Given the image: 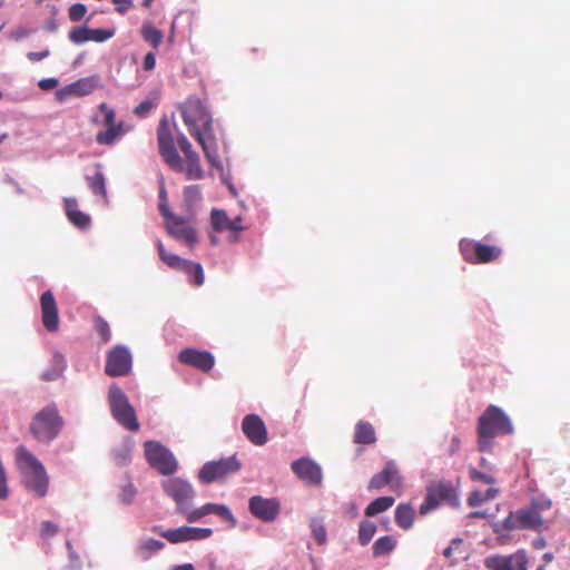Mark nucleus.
Here are the masks:
<instances>
[{
    "label": "nucleus",
    "instance_id": "nucleus-25",
    "mask_svg": "<svg viewBox=\"0 0 570 570\" xmlns=\"http://www.w3.org/2000/svg\"><path fill=\"white\" fill-rule=\"evenodd\" d=\"M374 426L367 421H358L354 428L353 441L356 444L373 445L376 443Z\"/></svg>",
    "mask_w": 570,
    "mask_h": 570
},
{
    "label": "nucleus",
    "instance_id": "nucleus-1",
    "mask_svg": "<svg viewBox=\"0 0 570 570\" xmlns=\"http://www.w3.org/2000/svg\"><path fill=\"white\" fill-rule=\"evenodd\" d=\"M183 120L189 134L198 141L208 163L218 168L217 139L214 135L213 119L204 102L197 97H189L179 106Z\"/></svg>",
    "mask_w": 570,
    "mask_h": 570
},
{
    "label": "nucleus",
    "instance_id": "nucleus-55",
    "mask_svg": "<svg viewBox=\"0 0 570 570\" xmlns=\"http://www.w3.org/2000/svg\"><path fill=\"white\" fill-rule=\"evenodd\" d=\"M58 83V79L56 78H45L38 82V86L40 89L48 91L56 88Z\"/></svg>",
    "mask_w": 570,
    "mask_h": 570
},
{
    "label": "nucleus",
    "instance_id": "nucleus-48",
    "mask_svg": "<svg viewBox=\"0 0 570 570\" xmlns=\"http://www.w3.org/2000/svg\"><path fill=\"white\" fill-rule=\"evenodd\" d=\"M87 12V8L83 3H75L69 8V18L71 21H80Z\"/></svg>",
    "mask_w": 570,
    "mask_h": 570
},
{
    "label": "nucleus",
    "instance_id": "nucleus-15",
    "mask_svg": "<svg viewBox=\"0 0 570 570\" xmlns=\"http://www.w3.org/2000/svg\"><path fill=\"white\" fill-rule=\"evenodd\" d=\"M249 512L263 522H273L279 514L281 502L276 498L254 495L248 501Z\"/></svg>",
    "mask_w": 570,
    "mask_h": 570
},
{
    "label": "nucleus",
    "instance_id": "nucleus-21",
    "mask_svg": "<svg viewBox=\"0 0 570 570\" xmlns=\"http://www.w3.org/2000/svg\"><path fill=\"white\" fill-rule=\"evenodd\" d=\"M178 361L205 373L209 372L215 364V358L212 353L196 348H185L180 351Z\"/></svg>",
    "mask_w": 570,
    "mask_h": 570
},
{
    "label": "nucleus",
    "instance_id": "nucleus-53",
    "mask_svg": "<svg viewBox=\"0 0 570 570\" xmlns=\"http://www.w3.org/2000/svg\"><path fill=\"white\" fill-rule=\"evenodd\" d=\"M151 108H153V104L149 100H145V101H141L134 109V114L138 117H144L150 111Z\"/></svg>",
    "mask_w": 570,
    "mask_h": 570
},
{
    "label": "nucleus",
    "instance_id": "nucleus-20",
    "mask_svg": "<svg viewBox=\"0 0 570 570\" xmlns=\"http://www.w3.org/2000/svg\"><path fill=\"white\" fill-rule=\"evenodd\" d=\"M99 86L97 76L86 77L56 91L59 101H63L70 97H82L91 94Z\"/></svg>",
    "mask_w": 570,
    "mask_h": 570
},
{
    "label": "nucleus",
    "instance_id": "nucleus-38",
    "mask_svg": "<svg viewBox=\"0 0 570 570\" xmlns=\"http://www.w3.org/2000/svg\"><path fill=\"white\" fill-rule=\"evenodd\" d=\"M181 272L186 273L193 279L196 286L204 284V271L199 263L187 261Z\"/></svg>",
    "mask_w": 570,
    "mask_h": 570
},
{
    "label": "nucleus",
    "instance_id": "nucleus-2",
    "mask_svg": "<svg viewBox=\"0 0 570 570\" xmlns=\"http://www.w3.org/2000/svg\"><path fill=\"white\" fill-rule=\"evenodd\" d=\"M513 433V424L509 416L497 405H489L478 419L476 448L479 452L491 453L494 439L499 435Z\"/></svg>",
    "mask_w": 570,
    "mask_h": 570
},
{
    "label": "nucleus",
    "instance_id": "nucleus-18",
    "mask_svg": "<svg viewBox=\"0 0 570 570\" xmlns=\"http://www.w3.org/2000/svg\"><path fill=\"white\" fill-rule=\"evenodd\" d=\"M528 559L523 551L509 556H491L484 561L489 570H527Z\"/></svg>",
    "mask_w": 570,
    "mask_h": 570
},
{
    "label": "nucleus",
    "instance_id": "nucleus-19",
    "mask_svg": "<svg viewBox=\"0 0 570 570\" xmlns=\"http://www.w3.org/2000/svg\"><path fill=\"white\" fill-rule=\"evenodd\" d=\"M242 431L254 445L262 446L268 440L265 423L257 414H247L244 416Z\"/></svg>",
    "mask_w": 570,
    "mask_h": 570
},
{
    "label": "nucleus",
    "instance_id": "nucleus-27",
    "mask_svg": "<svg viewBox=\"0 0 570 570\" xmlns=\"http://www.w3.org/2000/svg\"><path fill=\"white\" fill-rule=\"evenodd\" d=\"M394 520L401 529L410 530L415 521L414 508L410 503H400L395 509Z\"/></svg>",
    "mask_w": 570,
    "mask_h": 570
},
{
    "label": "nucleus",
    "instance_id": "nucleus-52",
    "mask_svg": "<svg viewBox=\"0 0 570 570\" xmlns=\"http://www.w3.org/2000/svg\"><path fill=\"white\" fill-rule=\"evenodd\" d=\"M111 1L115 4L116 11L120 14H124L134 6L131 0H111Z\"/></svg>",
    "mask_w": 570,
    "mask_h": 570
},
{
    "label": "nucleus",
    "instance_id": "nucleus-47",
    "mask_svg": "<svg viewBox=\"0 0 570 570\" xmlns=\"http://www.w3.org/2000/svg\"><path fill=\"white\" fill-rule=\"evenodd\" d=\"M212 534H213V530L210 528L189 527V541L204 540V539L209 538Z\"/></svg>",
    "mask_w": 570,
    "mask_h": 570
},
{
    "label": "nucleus",
    "instance_id": "nucleus-39",
    "mask_svg": "<svg viewBox=\"0 0 570 570\" xmlns=\"http://www.w3.org/2000/svg\"><path fill=\"white\" fill-rule=\"evenodd\" d=\"M215 503H206L203 507L195 509V510H187V513L184 515L186 517L188 522H196L200 520L203 517L214 513Z\"/></svg>",
    "mask_w": 570,
    "mask_h": 570
},
{
    "label": "nucleus",
    "instance_id": "nucleus-22",
    "mask_svg": "<svg viewBox=\"0 0 570 570\" xmlns=\"http://www.w3.org/2000/svg\"><path fill=\"white\" fill-rule=\"evenodd\" d=\"M42 324L49 332H56L59 327L58 306L52 292L47 291L40 297Z\"/></svg>",
    "mask_w": 570,
    "mask_h": 570
},
{
    "label": "nucleus",
    "instance_id": "nucleus-14",
    "mask_svg": "<svg viewBox=\"0 0 570 570\" xmlns=\"http://www.w3.org/2000/svg\"><path fill=\"white\" fill-rule=\"evenodd\" d=\"M166 228L173 237L188 245H194L197 242V233L194 227V214H189L186 217L173 215L166 219Z\"/></svg>",
    "mask_w": 570,
    "mask_h": 570
},
{
    "label": "nucleus",
    "instance_id": "nucleus-5",
    "mask_svg": "<svg viewBox=\"0 0 570 570\" xmlns=\"http://www.w3.org/2000/svg\"><path fill=\"white\" fill-rule=\"evenodd\" d=\"M63 420L56 406H47L39 411L30 423V432L36 440L49 443L60 433Z\"/></svg>",
    "mask_w": 570,
    "mask_h": 570
},
{
    "label": "nucleus",
    "instance_id": "nucleus-58",
    "mask_svg": "<svg viewBox=\"0 0 570 570\" xmlns=\"http://www.w3.org/2000/svg\"><path fill=\"white\" fill-rule=\"evenodd\" d=\"M155 66H156L155 55L153 52L146 53V56L144 57V63H142L144 70L151 71L155 68Z\"/></svg>",
    "mask_w": 570,
    "mask_h": 570
},
{
    "label": "nucleus",
    "instance_id": "nucleus-16",
    "mask_svg": "<svg viewBox=\"0 0 570 570\" xmlns=\"http://www.w3.org/2000/svg\"><path fill=\"white\" fill-rule=\"evenodd\" d=\"M386 485L394 491L403 488V478L394 461H387L383 470L371 478L368 482V490H381Z\"/></svg>",
    "mask_w": 570,
    "mask_h": 570
},
{
    "label": "nucleus",
    "instance_id": "nucleus-44",
    "mask_svg": "<svg viewBox=\"0 0 570 570\" xmlns=\"http://www.w3.org/2000/svg\"><path fill=\"white\" fill-rule=\"evenodd\" d=\"M115 35V30H108V29H90L89 32V41L95 42H104L110 38H112Z\"/></svg>",
    "mask_w": 570,
    "mask_h": 570
},
{
    "label": "nucleus",
    "instance_id": "nucleus-24",
    "mask_svg": "<svg viewBox=\"0 0 570 570\" xmlns=\"http://www.w3.org/2000/svg\"><path fill=\"white\" fill-rule=\"evenodd\" d=\"M175 173H184L185 178L187 180H200L205 177V171L200 164V157H194L187 160H184L180 157V166L178 168H170Z\"/></svg>",
    "mask_w": 570,
    "mask_h": 570
},
{
    "label": "nucleus",
    "instance_id": "nucleus-30",
    "mask_svg": "<svg viewBox=\"0 0 570 570\" xmlns=\"http://www.w3.org/2000/svg\"><path fill=\"white\" fill-rule=\"evenodd\" d=\"M202 190L198 185L186 186L183 190V204L188 214L193 213V207L200 202Z\"/></svg>",
    "mask_w": 570,
    "mask_h": 570
},
{
    "label": "nucleus",
    "instance_id": "nucleus-49",
    "mask_svg": "<svg viewBox=\"0 0 570 570\" xmlns=\"http://www.w3.org/2000/svg\"><path fill=\"white\" fill-rule=\"evenodd\" d=\"M59 528L51 521H43L40 527V535L45 539L51 538L57 534Z\"/></svg>",
    "mask_w": 570,
    "mask_h": 570
},
{
    "label": "nucleus",
    "instance_id": "nucleus-43",
    "mask_svg": "<svg viewBox=\"0 0 570 570\" xmlns=\"http://www.w3.org/2000/svg\"><path fill=\"white\" fill-rule=\"evenodd\" d=\"M89 32L90 29L87 27H75L69 32V39L75 43H82L89 41Z\"/></svg>",
    "mask_w": 570,
    "mask_h": 570
},
{
    "label": "nucleus",
    "instance_id": "nucleus-34",
    "mask_svg": "<svg viewBox=\"0 0 570 570\" xmlns=\"http://www.w3.org/2000/svg\"><path fill=\"white\" fill-rule=\"evenodd\" d=\"M377 528L376 524L368 520H363L358 527V542L361 546H367L373 539Z\"/></svg>",
    "mask_w": 570,
    "mask_h": 570
},
{
    "label": "nucleus",
    "instance_id": "nucleus-46",
    "mask_svg": "<svg viewBox=\"0 0 570 570\" xmlns=\"http://www.w3.org/2000/svg\"><path fill=\"white\" fill-rule=\"evenodd\" d=\"M469 476L472 481L482 482L485 484H493L495 482V480L492 475L480 472L474 468H471L469 470Z\"/></svg>",
    "mask_w": 570,
    "mask_h": 570
},
{
    "label": "nucleus",
    "instance_id": "nucleus-37",
    "mask_svg": "<svg viewBox=\"0 0 570 570\" xmlns=\"http://www.w3.org/2000/svg\"><path fill=\"white\" fill-rule=\"evenodd\" d=\"M142 38L149 42L154 49H157L163 41L164 35L160 30L156 29L153 24L146 23L141 28Z\"/></svg>",
    "mask_w": 570,
    "mask_h": 570
},
{
    "label": "nucleus",
    "instance_id": "nucleus-17",
    "mask_svg": "<svg viewBox=\"0 0 570 570\" xmlns=\"http://www.w3.org/2000/svg\"><path fill=\"white\" fill-rule=\"evenodd\" d=\"M543 520L537 509H521L504 520L505 529H531L540 530L542 528Z\"/></svg>",
    "mask_w": 570,
    "mask_h": 570
},
{
    "label": "nucleus",
    "instance_id": "nucleus-62",
    "mask_svg": "<svg viewBox=\"0 0 570 570\" xmlns=\"http://www.w3.org/2000/svg\"><path fill=\"white\" fill-rule=\"evenodd\" d=\"M498 493L499 490L497 488H489L483 492L484 502L494 499L498 495Z\"/></svg>",
    "mask_w": 570,
    "mask_h": 570
},
{
    "label": "nucleus",
    "instance_id": "nucleus-29",
    "mask_svg": "<svg viewBox=\"0 0 570 570\" xmlns=\"http://www.w3.org/2000/svg\"><path fill=\"white\" fill-rule=\"evenodd\" d=\"M157 249H158V254H159L160 259L166 265H168L170 268H174V269H177V271L181 272L183 267L186 265L187 259H185V258H183V257H180L178 255H175L173 253L167 252L165 249L164 244L161 243V240L157 242Z\"/></svg>",
    "mask_w": 570,
    "mask_h": 570
},
{
    "label": "nucleus",
    "instance_id": "nucleus-31",
    "mask_svg": "<svg viewBox=\"0 0 570 570\" xmlns=\"http://www.w3.org/2000/svg\"><path fill=\"white\" fill-rule=\"evenodd\" d=\"M97 171L92 176H87L88 186L95 195L107 198L106 180L104 174L100 171V166L96 165Z\"/></svg>",
    "mask_w": 570,
    "mask_h": 570
},
{
    "label": "nucleus",
    "instance_id": "nucleus-26",
    "mask_svg": "<svg viewBox=\"0 0 570 570\" xmlns=\"http://www.w3.org/2000/svg\"><path fill=\"white\" fill-rule=\"evenodd\" d=\"M65 209L69 220L79 228H86L90 224V217L78 209L75 198H65Z\"/></svg>",
    "mask_w": 570,
    "mask_h": 570
},
{
    "label": "nucleus",
    "instance_id": "nucleus-28",
    "mask_svg": "<svg viewBox=\"0 0 570 570\" xmlns=\"http://www.w3.org/2000/svg\"><path fill=\"white\" fill-rule=\"evenodd\" d=\"M164 542L155 539H148L140 542L136 548L137 556L142 560L147 561L151 558L155 552L164 549Z\"/></svg>",
    "mask_w": 570,
    "mask_h": 570
},
{
    "label": "nucleus",
    "instance_id": "nucleus-63",
    "mask_svg": "<svg viewBox=\"0 0 570 570\" xmlns=\"http://www.w3.org/2000/svg\"><path fill=\"white\" fill-rule=\"evenodd\" d=\"M58 28V23L56 21L55 18H51L50 20H48L47 24H46V29L50 32H55Z\"/></svg>",
    "mask_w": 570,
    "mask_h": 570
},
{
    "label": "nucleus",
    "instance_id": "nucleus-57",
    "mask_svg": "<svg viewBox=\"0 0 570 570\" xmlns=\"http://www.w3.org/2000/svg\"><path fill=\"white\" fill-rule=\"evenodd\" d=\"M49 55H50L49 49H45L39 52L30 51L27 53V58L32 62H37V61H40V60L49 57Z\"/></svg>",
    "mask_w": 570,
    "mask_h": 570
},
{
    "label": "nucleus",
    "instance_id": "nucleus-36",
    "mask_svg": "<svg viewBox=\"0 0 570 570\" xmlns=\"http://www.w3.org/2000/svg\"><path fill=\"white\" fill-rule=\"evenodd\" d=\"M160 535L170 543L189 541V527H180L160 532Z\"/></svg>",
    "mask_w": 570,
    "mask_h": 570
},
{
    "label": "nucleus",
    "instance_id": "nucleus-41",
    "mask_svg": "<svg viewBox=\"0 0 570 570\" xmlns=\"http://www.w3.org/2000/svg\"><path fill=\"white\" fill-rule=\"evenodd\" d=\"M177 144L184 154V160L199 156L198 153L194 150L190 141L184 134L177 136Z\"/></svg>",
    "mask_w": 570,
    "mask_h": 570
},
{
    "label": "nucleus",
    "instance_id": "nucleus-40",
    "mask_svg": "<svg viewBox=\"0 0 570 570\" xmlns=\"http://www.w3.org/2000/svg\"><path fill=\"white\" fill-rule=\"evenodd\" d=\"M95 331L100 335L101 341L107 343L111 338V332L108 322L101 316H96L94 320Z\"/></svg>",
    "mask_w": 570,
    "mask_h": 570
},
{
    "label": "nucleus",
    "instance_id": "nucleus-56",
    "mask_svg": "<svg viewBox=\"0 0 570 570\" xmlns=\"http://www.w3.org/2000/svg\"><path fill=\"white\" fill-rule=\"evenodd\" d=\"M460 448H461V439H460V436L453 435L450 439V443H449V449H448L449 455L452 456L455 453H458Z\"/></svg>",
    "mask_w": 570,
    "mask_h": 570
},
{
    "label": "nucleus",
    "instance_id": "nucleus-45",
    "mask_svg": "<svg viewBox=\"0 0 570 570\" xmlns=\"http://www.w3.org/2000/svg\"><path fill=\"white\" fill-rule=\"evenodd\" d=\"M214 513L220 517L223 520L227 521L230 527L236 525V520L230 510L226 505L215 503Z\"/></svg>",
    "mask_w": 570,
    "mask_h": 570
},
{
    "label": "nucleus",
    "instance_id": "nucleus-54",
    "mask_svg": "<svg viewBox=\"0 0 570 570\" xmlns=\"http://www.w3.org/2000/svg\"><path fill=\"white\" fill-rule=\"evenodd\" d=\"M30 31L26 27H18L13 31L10 32L9 38L19 41L29 36Z\"/></svg>",
    "mask_w": 570,
    "mask_h": 570
},
{
    "label": "nucleus",
    "instance_id": "nucleus-23",
    "mask_svg": "<svg viewBox=\"0 0 570 570\" xmlns=\"http://www.w3.org/2000/svg\"><path fill=\"white\" fill-rule=\"evenodd\" d=\"M292 470L304 482L318 485L322 482L321 468L308 459H298L292 463Z\"/></svg>",
    "mask_w": 570,
    "mask_h": 570
},
{
    "label": "nucleus",
    "instance_id": "nucleus-7",
    "mask_svg": "<svg viewBox=\"0 0 570 570\" xmlns=\"http://www.w3.org/2000/svg\"><path fill=\"white\" fill-rule=\"evenodd\" d=\"M145 455L149 465L163 475H171L178 469L174 454L157 441L144 443Z\"/></svg>",
    "mask_w": 570,
    "mask_h": 570
},
{
    "label": "nucleus",
    "instance_id": "nucleus-13",
    "mask_svg": "<svg viewBox=\"0 0 570 570\" xmlns=\"http://www.w3.org/2000/svg\"><path fill=\"white\" fill-rule=\"evenodd\" d=\"M99 110L105 116L104 124L106 126V130H101L96 135V141L99 145H112L117 138L127 132V129L122 121L116 122V112L114 109L108 107L107 104H100Z\"/></svg>",
    "mask_w": 570,
    "mask_h": 570
},
{
    "label": "nucleus",
    "instance_id": "nucleus-12",
    "mask_svg": "<svg viewBox=\"0 0 570 570\" xmlns=\"http://www.w3.org/2000/svg\"><path fill=\"white\" fill-rule=\"evenodd\" d=\"M132 356L124 345L112 347L106 356L105 373L110 377L126 376L130 373Z\"/></svg>",
    "mask_w": 570,
    "mask_h": 570
},
{
    "label": "nucleus",
    "instance_id": "nucleus-42",
    "mask_svg": "<svg viewBox=\"0 0 570 570\" xmlns=\"http://www.w3.org/2000/svg\"><path fill=\"white\" fill-rule=\"evenodd\" d=\"M311 530L318 544H324L326 542V529L321 520L313 519L311 522Z\"/></svg>",
    "mask_w": 570,
    "mask_h": 570
},
{
    "label": "nucleus",
    "instance_id": "nucleus-50",
    "mask_svg": "<svg viewBox=\"0 0 570 570\" xmlns=\"http://www.w3.org/2000/svg\"><path fill=\"white\" fill-rule=\"evenodd\" d=\"M159 212L160 214L163 215L164 218H169L171 217L174 214L170 212L168 205H167V194H166V190L164 188V186L161 187L160 189V193H159Z\"/></svg>",
    "mask_w": 570,
    "mask_h": 570
},
{
    "label": "nucleus",
    "instance_id": "nucleus-9",
    "mask_svg": "<svg viewBox=\"0 0 570 570\" xmlns=\"http://www.w3.org/2000/svg\"><path fill=\"white\" fill-rule=\"evenodd\" d=\"M460 250L463 258L471 264H487L497 261L502 253V249L498 246L485 245L471 239H462Z\"/></svg>",
    "mask_w": 570,
    "mask_h": 570
},
{
    "label": "nucleus",
    "instance_id": "nucleus-51",
    "mask_svg": "<svg viewBox=\"0 0 570 570\" xmlns=\"http://www.w3.org/2000/svg\"><path fill=\"white\" fill-rule=\"evenodd\" d=\"M484 502L483 492L480 490H474L470 493L468 498V504L470 507H478Z\"/></svg>",
    "mask_w": 570,
    "mask_h": 570
},
{
    "label": "nucleus",
    "instance_id": "nucleus-35",
    "mask_svg": "<svg viewBox=\"0 0 570 570\" xmlns=\"http://www.w3.org/2000/svg\"><path fill=\"white\" fill-rule=\"evenodd\" d=\"M210 223L214 230L222 233L228 230L230 218L225 210L214 208L210 213Z\"/></svg>",
    "mask_w": 570,
    "mask_h": 570
},
{
    "label": "nucleus",
    "instance_id": "nucleus-64",
    "mask_svg": "<svg viewBox=\"0 0 570 570\" xmlns=\"http://www.w3.org/2000/svg\"><path fill=\"white\" fill-rule=\"evenodd\" d=\"M171 570H194V566L191 563H185L180 566H175Z\"/></svg>",
    "mask_w": 570,
    "mask_h": 570
},
{
    "label": "nucleus",
    "instance_id": "nucleus-33",
    "mask_svg": "<svg viewBox=\"0 0 570 570\" xmlns=\"http://www.w3.org/2000/svg\"><path fill=\"white\" fill-rule=\"evenodd\" d=\"M396 547V540L391 535H383L373 543V556L382 557L391 553Z\"/></svg>",
    "mask_w": 570,
    "mask_h": 570
},
{
    "label": "nucleus",
    "instance_id": "nucleus-4",
    "mask_svg": "<svg viewBox=\"0 0 570 570\" xmlns=\"http://www.w3.org/2000/svg\"><path fill=\"white\" fill-rule=\"evenodd\" d=\"M441 504H448L454 509L460 507L458 491L451 481L440 480L431 483L426 488V494L419 512L421 515H426Z\"/></svg>",
    "mask_w": 570,
    "mask_h": 570
},
{
    "label": "nucleus",
    "instance_id": "nucleus-61",
    "mask_svg": "<svg viewBox=\"0 0 570 570\" xmlns=\"http://www.w3.org/2000/svg\"><path fill=\"white\" fill-rule=\"evenodd\" d=\"M244 227L242 226V217L237 216L234 219H230L228 230L230 232H239L243 230Z\"/></svg>",
    "mask_w": 570,
    "mask_h": 570
},
{
    "label": "nucleus",
    "instance_id": "nucleus-59",
    "mask_svg": "<svg viewBox=\"0 0 570 570\" xmlns=\"http://www.w3.org/2000/svg\"><path fill=\"white\" fill-rule=\"evenodd\" d=\"M136 490L131 484H128L122 490V501L126 503H130L132 498L135 497Z\"/></svg>",
    "mask_w": 570,
    "mask_h": 570
},
{
    "label": "nucleus",
    "instance_id": "nucleus-11",
    "mask_svg": "<svg viewBox=\"0 0 570 570\" xmlns=\"http://www.w3.org/2000/svg\"><path fill=\"white\" fill-rule=\"evenodd\" d=\"M158 149L161 158L169 168L180 166V156L175 147L169 121L166 117L161 118L157 128Z\"/></svg>",
    "mask_w": 570,
    "mask_h": 570
},
{
    "label": "nucleus",
    "instance_id": "nucleus-60",
    "mask_svg": "<svg viewBox=\"0 0 570 570\" xmlns=\"http://www.w3.org/2000/svg\"><path fill=\"white\" fill-rule=\"evenodd\" d=\"M461 543H462L461 539L452 540L451 544L443 551L444 557L448 559H451L454 554L455 547H459Z\"/></svg>",
    "mask_w": 570,
    "mask_h": 570
},
{
    "label": "nucleus",
    "instance_id": "nucleus-32",
    "mask_svg": "<svg viewBox=\"0 0 570 570\" xmlns=\"http://www.w3.org/2000/svg\"><path fill=\"white\" fill-rule=\"evenodd\" d=\"M394 501L393 497L376 498L365 508V515L374 517L379 513L385 512L394 504Z\"/></svg>",
    "mask_w": 570,
    "mask_h": 570
},
{
    "label": "nucleus",
    "instance_id": "nucleus-8",
    "mask_svg": "<svg viewBox=\"0 0 570 570\" xmlns=\"http://www.w3.org/2000/svg\"><path fill=\"white\" fill-rule=\"evenodd\" d=\"M240 468L242 463L236 455L223 458L218 461H209L199 470L198 479L200 482L209 484L238 472Z\"/></svg>",
    "mask_w": 570,
    "mask_h": 570
},
{
    "label": "nucleus",
    "instance_id": "nucleus-6",
    "mask_svg": "<svg viewBox=\"0 0 570 570\" xmlns=\"http://www.w3.org/2000/svg\"><path fill=\"white\" fill-rule=\"evenodd\" d=\"M108 402L114 419L126 430L137 432L139 422L135 409L129 403L127 395L117 385L111 384L108 391Z\"/></svg>",
    "mask_w": 570,
    "mask_h": 570
},
{
    "label": "nucleus",
    "instance_id": "nucleus-10",
    "mask_svg": "<svg viewBox=\"0 0 570 570\" xmlns=\"http://www.w3.org/2000/svg\"><path fill=\"white\" fill-rule=\"evenodd\" d=\"M161 488L175 501L177 511L181 514L187 513L195 494L193 485L180 478H168L161 481Z\"/></svg>",
    "mask_w": 570,
    "mask_h": 570
},
{
    "label": "nucleus",
    "instance_id": "nucleus-3",
    "mask_svg": "<svg viewBox=\"0 0 570 570\" xmlns=\"http://www.w3.org/2000/svg\"><path fill=\"white\" fill-rule=\"evenodd\" d=\"M16 463L21 473L22 485L38 498L48 493L49 476L42 463L24 446L16 450Z\"/></svg>",
    "mask_w": 570,
    "mask_h": 570
}]
</instances>
